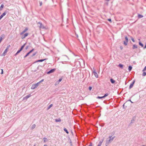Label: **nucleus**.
I'll use <instances>...</instances> for the list:
<instances>
[{
	"instance_id": "obj_55",
	"label": "nucleus",
	"mask_w": 146,
	"mask_h": 146,
	"mask_svg": "<svg viewBox=\"0 0 146 146\" xmlns=\"http://www.w3.org/2000/svg\"><path fill=\"white\" fill-rule=\"evenodd\" d=\"M142 146H145V145H142Z\"/></svg>"
},
{
	"instance_id": "obj_8",
	"label": "nucleus",
	"mask_w": 146,
	"mask_h": 146,
	"mask_svg": "<svg viewBox=\"0 0 146 146\" xmlns=\"http://www.w3.org/2000/svg\"><path fill=\"white\" fill-rule=\"evenodd\" d=\"M6 13L5 12H4L0 16V20L3 17L6 15Z\"/></svg>"
},
{
	"instance_id": "obj_11",
	"label": "nucleus",
	"mask_w": 146,
	"mask_h": 146,
	"mask_svg": "<svg viewBox=\"0 0 146 146\" xmlns=\"http://www.w3.org/2000/svg\"><path fill=\"white\" fill-rule=\"evenodd\" d=\"M28 30V29L27 28H26L21 33V35H22L25 32L27 31Z\"/></svg>"
},
{
	"instance_id": "obj_46",
	"label": "nucleus",
	"mask_w": 146,
	"mask_h": 146,
	"mask_svg": "<svg viewBox=\"0 0 146 146\" xmlns=\"http://www.w3.org/2000/svg\"><path fill=\"white\" fill-rule=\"evenodd\" d=\"M1 70H2V72H1V74H3V69H1Z\"/></svg>"
},
{
	"instance_id": "obj_22",
	"label": "nucleus",
	"mask_w": 146,
	"mask_h": 146,
	"mask_svg": "<svg viewBox=\"0 0 146 146\" xmlns=\"http://www.w3.org/2000/svg\"><path fill=\"white\" fill-rule=\"evenodd\" d=\"M64 130L68 134L69 133L68 132V130L66 129V128H64Z\"/></svg>"
},
{
	"instance_id": "obj_25",
	"label": "nucleus",
	"mask_w": 146,
	"mask_h": 146,
	"mask_svg": "<svg viewBox=\"0 0 146 146\" xmlns=\"http://www.w3.org/2000/svg\"><path fill=\"white\" fill-rule=\"evenodd\" d=\"M4 5L3 4H2L0 7V11L3 8Z\"/></svg>"
},
{
	"instance_id": "obj_26",
	"label": "nucleus",
	"mask_w": 146,
	"mask_h": 146,
	"mask_svg": "<svg viewBox=\"0 0 146 146\" xmlns=\"http://www.w3.org/2000/svg\"><path fill=\"white\" fill-rule=\"evenodd\" d=\"M35 127H36V125L35 124H34L32 125V126L31 128L32 129H33L35 128Z\"/></svg>"
},
{
	"instance_id": "obj_40",
	"label": "nucleus",
	"mask_w": 146,
	"mask_h": 146,
	"mask_svg": "<svg viewBox=\"0 0 146 146\" xmlns=\"http://www.w3.org/2000/svg\"><path fill=\"white\" fill-rule=\"evenodd\" d=\"M92 89V87L91 86H90L89 88V90H91Z\"/></svg>"
},
{
	"instance_id": "obj_45",
	"label": "nucleus",
	"mask_w": 146,
	"mask_h": 146,
	"mask_svg": "<svg viewBox=\"0 0 146 146\" xmlns=\"http://www.w3.org/2000/svg\"><path fill=\"white\" fill-rule=\"evenodd\" d=\"M108 20L109 21L111 22V19H108Z\"/></svg>"
},
{
	"instance_id": "obj_54",
	"label": "nucleus",
	"mask_w": 146,
	"mask_h": 146,
	"mask_svg": "<svg viewBox=\"0 0 146 146\" xmlns=\"http://www.w3.org/2000/svg\"><path fill=\"white\" fill-rule=\"evenodd\" d=\"M28 48V47L27 46L26 48L27 49Z\"/></svg>"
},
{
	"instance_id": "obj_15",
	"label": "nucleus",
	"mask_w": 146,
	"mask_h": 146,
	"mask_svg": "<svg viewBox=\"0 0 146 146\" xmlns=\"http://www.w3.org/2000/svg\"><path fill=\"white\" fill-rule=\"evenodd\" d=\"M118 66L120 68H121V69H122L123 68V65L121 64H119Z\"/></svg>"
},
{
	"instance_id": "obj_13",
	"label": "nucleus",
	"mask_w": 146,
	"mask_h": 146,
	"mask_svg": "<svg viewBox=\"0 0 146 146\" xmlns=\"http://www.w3.org/2000/svg\"><path fill=\"white\" fill-rule=\"evenodd\" d=\"M110 81L112 84H114L115 82V81L112 78L110 79Z\"/></svg>"
},
{
	"instance_id": "obj_4",
	"label": "nucleus",
	"mask_w": 146,
	"mask_h": 146,
	"mask_svg": "<svg viewBox=\"0 0 146 146\" xmlns=\"http://www.w3.org/2000/svg\"><path fill=\"white\" fill-rule=\"evenodd\" d=\"M55 70L56 69L55 68L51 69V70H50L48 72H47V74H50V73H53Z\"/></svg>"
},
{
	"instance_id": "obj_21",
	"label": "nucleus",
	"mask_w": 146,
	"mask_h": 146,
	"mask_svg": "<svg viewBox=\"0 0 146 146\" xmlns=\"http://www.w3.org/2000/svg\"><path fill=\"white\" fill-rule=\"evenodd\" d=\"M137 45L136 44H134L133 46V49L137 48Z\"/></svg>"
},
{
	"instance_id": "obj_9",
	"label": "nucleus",
	"mask_w": 146,
	"mask_h": 146,
	"mask_svg": "<svg viewBox=\"0 0 146 146\" xmlns=\"http://www.w3.org/2000/svg\"><path fill=\"white\" fill-rule=\"evenodd\" d=\"M112 136H109V139L110 140V141L112 142L114 138H115V136H113V137H111Z\"/></svg>"
},
{
	"instance_id": "obj_23",
	"label": "nucleus",
	"mask_w": 146,
	"mask_h": 146,
	"mask_svg": "<svg viewBox=\"0 0 146 146\" xmlns=\"http://www.w3.org/2000/svg\"><path fill=\"white\" fill-rule=\"evenodd\" d=\"M43 140H44V142H46V141H48L46 137H44Z\"/></svg>"
},
{
	"instance_id": "obj_35",
	"label": "nucleus",
	"mask_w": 146,
	"mask_h": 146,
	"mask_svg": "<svg viewBox=\"0 0 146 146\" xmlns=\"http://www.w3.org/2000/svg\"><path fill=\"white\" fill-rule=\"evenodd\" d=\"M103 140L102 141H100L98 144L101 145H102V144L103 142Z\"/></svg>"
},
{
	"instance_id": "obj_43",
	"label": "nucleus",
	"mask_w": 146,
	"mask_h": 146,
	"mask_svg": "<svg viewBox=\"0 0 146 146\" xmlns=\"http://www.w3.org/2000/svg\"><path fill=\"white\" fill-rule=\"evenodd\" d=\"M120 48L121 50H122L123 49V47L122 46H121L120 47Z\"/></svg>"
},
{
	"instance_id": "obj_20",
	"label": "nucleus",
	"mask_w": 146,
	"mask_h": 146,
	"mask_svg": "<svg viewBox=\"0 0 146 146\" xmlns=\"http://www.w3.org/2000/svg\"><path fill=\"white\" fill-rule=\"evenodd\" d=\"M55 120L56 122H60L61 121V119L60 118H58V119H55Z\"/></svg>"
},
{
	"instance_id": "obj_16",
	"label": "nucleus",
	"mask_w": 146,
	"mask_h": 146,
	"mask_svg": "<svg viewBox=\"0 0 146 146\" xmlns=\"http://www.w3.org/2000/svg\"><path fill=\"white\" fill-rule=\"evenodd\" d=\"M53 106V104H50V106H49L47 108V110H49L50 109V108L52 107V106Z\"/></svg>"
},
{
	"instance_id": "obj_39",
	"label": "nucleus",
	"mask_w": 146,
	"mask_h": 146,
	"mask_svg": "<svg viewBox=\"0 0 146 146\" xmlns=\"http://www.w3.org/2000/svg\"><path fill=\"white\" fill-rule=\"evenodd\" d=\"M25 44H24L21 47V48H22L23 49V48H24V47L25 46Z\"/></svg>"
},
{
	"instance_id": "obj_6",
	"label": "nucleus",
	"mask_w": 146,
	"mask_h": 146,
	"mask_svg": "<svg viewBox=\"0 0 146 146\" xmlns=\"http://www.w3.org/2000/svg\"><path fill=\"white\" fill-rule=\"evenodd\" d=\"M135 82V80H133V82L130 84L129 88V89H131L133 86V84Z\"/></svg>"
},
{
	"instance_id": "obj_29",
	"label": "nucleus",
	"mask_w": 146,
	"mask_h": 146,
	"mask_svg": "<svg viewBox=\"0 0 146 146\" xmlns=\"http://www.w3.org/2000/svg\"><path fill=\"white\" fill-rule=\"evenodd\" d=\"M108 94H107V93H106V94L104 95L103 96V97H104V98H105V97L108 96Z\"/></svg>"
},
{
	"instance_id": "obj_5",
	"label": "nucleus",
	"mask_w": 146,
	"mask_h": 146,
	"mask_svg": "<svg viewBox=\"0 0 146 146\" xmlns=\"http://www.w3.org/2000/svg\"><path fill=\"white\" fill-rule=\"evenodd\" d=\"M62 78H60L57 81L55 82V85H56L58 84L59 83L62 81Z\"/></svg>"
},
{
	"instance_id": "obj_32",
	"label": "nucleus",
	"mask_w": 146,
	"mask_h": 146,
	"mask_svg": "<svg viewBox=\"0 0 146 146\" xmlns=\"http://www.w3.org/2000/svg\"><path fill=\"white\" fill-rule=\"evenodd\" d=\"M139 45L141 46L142 47H143V44L141 42H139Z\"/></svg>"
},
{
	"instance_id": "obj_37",
	"label": "nucleus",
	"mask_w": 146,
	"mask_h": 146,
	"mask_svg": "<svg viewBox=\"0 0 146 146\" xmlns=\"http://www.w3.org/2000/svg\"><path fill=\"white\" fill-rule=\"evenodd\" d=\"M146 70V66L144 67V68L143 70V71L144 72Z\"/></svg>"
},
{
	"instance_id": "obj_27",
	"label": "nucleus",
	"mask_w": 146,
	"mask_h": 146,
	"mask_svg": "<svg viewBox=\"0 0 146 146\" xmlns=\"http://www.w3.org/2000/svg\"><path fill=\"white\" fill-rule=\"evenodd\" d=\"M21 51L19 50H18L17 52V53L15 54V56H16V55H17L18 53H19Z\"/></svg>"
},
{
	"instance_id": "obj_59",
	"label": "nucleus",
	"mask_w": 146,
	"mask_h": 146,
	"mask_svg": "<svg viewBox=\"0 0 146 146\" xmlns=\"http://www.w3.org/2000/svg\"><path fill=\"white\" fill-rule=\"evenodd\" d=\"M123 107L124 106V104L123 105Z\"/></svg>"
},
{
	"instance_id": "obj_34",
	"label": "nucleus",
	"mask_w": 146,
	"mask_h": 146,
	"mask_svg": "<svg viewBox=\"0 0 146 146\" xmlns=\"http://www.w3.org/2000/svg\"><path fill=\"white\" fill-rule=\"evenodd\" d=\"M44 81V79H42L39 82H37L38 83L39 85V84L40 83Z\"/></svg>"
},
{
	"instance_id": "obj_36",
	"label": "nucleus",
	"mask_w": 146,
	"mask_h": 146,
	"mask_svg": "<svg viewBox=\"0 0 146 146\" xmlns=\"http://www.w3.org/2000/svg\"><path fill=\"white\" fill-rule=\"evenodd\" d=\"M34 50V49H33L28 53H29V54H30L31 52H33Z\"/></svg>"
},
{
	"instance_id": "obj_14",
	"label": "nucleus",
	"mask_w": 146,
	"mask_h": 146,
	"mask_svg": "<svg viewBox=\"0 0 146 146\" xmlns=\"http://www.w3.org/2000/svg\"><path fill=\"white\" fill-rule=\"evenodd\" d=\"M47 59L46 58H45V59H41V60H38L37 62H43V61H44L45 60H47Z\"/></svg>"
},
{
	"instance_id": "obj_3",
	"label": "nucleus",
	"mask_w": 146,
	"mask_h": 146,
	"mask_svg": "<svg viewBox=\"0 0 146 146\" xmlns=\"http://www.w3.org/2000/svg\"><path fill=\"white\" fill-rule=\"evenodd\" d=\"M111 142L109 139H107L106 141L105 145L106 146H108V145Z\"/></svg>"
},
{
	"instance_id": "obj_50",
	"label": "nucleus",
	"mask_w": 146,
	"mask_h": 146,
	"mask_svg": "<svg viewBox=\"0 0 146 146\" xmlns=\"http://www.w3.org/2000/svg\"><path fill=\"white\" fill-rule=\"evenodd\" d=\"M35 54H33V56H35Z\"/></svg>"
},
{
	"instance_id": "obj_30",
	"label": "nucleus",
	"mask_w": 146,
	"mask_h": 146,
	"mask_svg": "<svg viewBox=\"0 0 146 146\" xmlns=\"http://www.w3.org/2000/svg\"><path fill=\"white\" fill-rule=\"evenodd\" d=\"M125 40L128 41V39L127 36H125Z\"/></svg>"
},
{
	"instance_id": "obj_38",
	"label": "nucleus",
	"mask_w": 146,
	"mask_h": 146,
	"mask_svg": "<svg viewBox=\"0 0 146 146\" xmlns=\"http://www.w3.org/2000/svg\"><path fill=\"white\" fill-rule=\"evenodd\" d=\"M39 3H40V6H41L42 4V2L41 1H40Z\"/></svg>"
},
{
	"instance_id": "obj_58",
	"label": "nucleus",
	"mask_w": 146,
	"mask_h": 146,
	"mask_svg": "<svg viewBox=\"0 0 146 146\" xmlns=\"http://www.w3.org/2000/svg\"><path fill=\"white\" fill-rule=\"evenodd\" d=\"M129 101H130V102L131 101V100H129Z\"/></svg>"
},
{
	"instance_id": "obj_1",
	"label": "nucleus",
	"mask_w": 146,
	"mask_h": 146,
	"mask_svg": "<svg viewBox=\"0 0 146 146\" xmlns=\"http://www.w3.org/2000/svg\"><path fill=\"white\" fill-rule=\"evenodd\" d=\"M39 85L38 83H36L33 84L31 87V89L32 90H34Z\"/></svg>"
},
{
	"instance_id": "obj_19",
	"label": "nucleus",
	"mask_w": 146,
	"mask_h": 146,
	"mask_svg": "<svg viewBox=\"0 0 146 146\" xmlns=\"http://www.w3.org/2000/svg\"><path fill=\"white\" fill-rule=\"evenodd\" d=\"M132 69V66H129V68H128L129 71V72H130L131 70Z\"/></svg>"
},
{
	"instance_id": "obj_47",
	"label": "nucleus",
	"mask_w": 146,
	"mask_h": 146,
	"mask_svg": "<svg viewBox=\"0 0 146 146\" xmlns=\"http://www.w3.org/2000/svg\"><path fill=\"white\" fill-rule=\"evenodd\" d=\"M144 49H145V48H146V44H145V47H144Z\"/></svg>"
},
{
	"instance_id": "obj_53",
	"label": "nucleus",
	"mask_w": 146,
	"mask_h": 146,
	"mask_svg": "<svg viewBox=\"0 0 146 146\" xmlns=\"http://www.w3.org/2000/svg\"><path fill=\"white\" fill-rule=\"evenodd\" d=\"M107 1H109L110 0H106Z\"/></svg>"
},
{
	"instance_id": "obj_31",
	"label": "nucleus",
	"mask_w": 146,
	"mask_h": 146,
	"mask_svg": "<svg viewBox=\"0 0 146 146\" xmlns=\"http://www.w3.org/2000/svg\"><path fill=\"white\" fill-rule=\"evenodd\" d=\"M104 98V97H103V96H102V97L98 96L97 97V98H98V99H101V98Z\"/></svg>"
},
{
	"instance_id": "obj_2",
	"label": "nucleus",
	"mask_w": 146,
	"mask_h": 146,
	"mask_svg": "<svg viewBox=\"0 0 146 146\" xmlns=\"http://www.w3.org/2000/svg\"><path fill=\"white\" fill-rule=\"evenodd\" d=\"M38 24H39L40 25V26H39L40 28L44 29H46V27H44L40 22H39L38 23Z\"/></svg>"
},
{
	"instance_id": "obj_56",
	"label": "nucleus",
	"mask_w": 146,
	"mask_h": 146,
	"mask_svg": "<svg viewBox=\"0 0 146 146\" xmlns=\"http://www.w3.org/2000/svg\"><path fill=\"white\" fill-rule=\"evenodd\" d=\"M131 103H133V102H131Z\"/></svg>"
},
{
	"instance_id": "obj_18",
	"label": "nucleus",
	"mask_w": 146,
	"mask_h": 146,
	"mask_svg": "<svg viewBox=\"0 0 146 146\" xmlns=\"http://www.w3.org/2000/svg\"><path fill=\"white\" fill-rule=\"evenodd\" d=\"M128 41L126 40L124 41L123 43L125 45H127V44Z\"/></svg>"
},
{
	"instance_id": "obj_48",
	"label": "nucleus",
	"mask_w": 146,
	"mask_h": 146,
	"mask_svg": "<svg viewBox=\"0 0 146 146\" xmlns=\"http://www.w3.org/2000/svg\"><path fill=\"white\" fill-rule=\"evenodd\" d=\"M23 49L22 48H21V49H20L21 51Z\"/></svg>"
},
{
	"instance_id": "obj_52",
	"label": "nucleus",
	"mask_w": 146,
	"mask_h": 146,
	"mask_svg": "<svg viewBox=\"0 0 146 146\" xmlns=\"http://www.w3.org/2000/svg\"><path fill=\"white\" fill-rule=\"evenodd\" d=\"M133 121V120H132L131 121V122H132Z\"/></svg>"
},
{
	"instance_id": "obj_17",
	"label": "nucleus",
	"mask_w": 146,
	"mask_h": 146,
	"mask_svg": "<svg viewBox=\"0 0 146 146\" xmlns=\"http://www.w3.org/2000/svg\"><path fill=\"white\" fill-rule=\"evenodd\" d=\"M139 18H141L143 17V16L142 15L138 14V15Z\"/></svg>"
},
{
	"instance_id": "obj_57",
	"label": "nucleus",
	"mask_w": 146,
	"mask_h": 146,
	"mask_svg": "<svg viewBox=\"0 0 146 146\" xmlns=\"http://www.w3.org/2000/svg\"><path fill=\"white\" fill-rule=\"evenodd\" d=\"M33 146H36L35 145Z\"/></svg>"
},
{
	"instance_id": "obj_51",
	"label": "nucleus",
	"mask_w": 146,
	"mask_h": 146,
	"mask_svg": "<svg viewBox=\"0 0 146 146\" xmlns=\"http://www.w3.org/2000/svg\"><path fill=\"white\" fill-rule=\"evenodd\" d=\"M101 146V145H100L99 144H98L97 146Z\"/></svg>"
},
{
	"instance_id": "obj_24",
	"label": "nucleus",
	"mask_w": 146,
	"mask_h": 146,
	"mask_svg": "<svg viewBox=\"0 0 146 146\" xmlns=\"http://www.w3.org/2000/svg\"><path fill=\"white\" fill-rule=\"evenodd\" d=\"M31 96V94H29L28 95H27L26 96V97H25V98H26V99H28Z\"/></svg>"
},
{
	"instance_id": "obj_10",
	"label": "nucleus",
	"mask_w": 146,
	"mask_h": 146,
	"mask_svg": "<svg viewBox=\"0 0 146 146\" xmlns=\"http://www.w3.org/2000/svg\"><path fill=\"white\" fill-rule=\"evenodd\" d=\"M93 73L94 75H95V76L96 78H98V74L96 73V71H95V70H94V71Z\"/></svg>"
},
{
	"instance_id": "obj_33",
	"label": "nucleus",
	"mask_w": 146,
	"mask_h": 146,
	"mask_svg": "<svg viewBox=\"0 0 146 146\" xmlns=\"http://www.w3.org/2000/svg\"><path fill=\"white\" fill-rule=\"evenodd\" d=\"M29 53H28L24 57V58H25L27 56H28L29 55Z\"/></svg>"
},
{
	"instance_id": "obj_7",
	"label": "nucleus",
	"mask_w": 146,
	"mask_h": 146,
	"mask_svg": "<svg viewBox=\"0 0 146 146\" xmlns=\"http://www.w3.org/2000/svg\"><path fill=\"white\" fill-rule=\"evenodd\" d=\"M28 35V33H26L24 35H23L21 37L22 39H24L25 38L26 36H27Z\"/></svg>"
},
{
	"instance_id": "obj_41",
	"label": "nucleus",
	"mask_w": 146,
	"mask_h": 146,
	"mask_svg": "<svg viewBox=\"0 0 146 146\" xmlns=\"http://www.w3.org/2000/svg\"><path fill=\"white\" fill-rule=\"evenodd\" d=\"M131 39L132 41H133L134 42H135V40L132 37Z\"/></svg>"
},
{
	"instance_id": "obj_42",
	"label": "nucleus",
	"mask_w": 146,
	"mask_h": 146,
	"mask_svg": "<svg viewBox=\"0 0 146 146\" xmlns=\"http://www.w3.org/2000/svg\"><path fill=\"white\" fill-rule=\"evenodd\" d=\"M10 47V45H9L7 46V47L6 48H7V49H8Z\"/></svg>"
},
{
	"instance_id": "obj_28",
	"label": "nucleus",
	"mask_w": 146,
	"mask_h": 146,
	"mask_svg": "<svg viewBox=\"0 0 146 146\" xmlns=\"http://www.w3.org/2000/svg\"><path fill=\"white\" fill-rule=\"evenodd\" d=\"M146 75V72H143L142 74V76H145Z\"/></svg>"
},
{
	"instance_id": "obj_44",
	"label": "nucleus",
	"mask_w": 146,
	"mask_h": 146,
	"mask_svg": "<svg viewBox=\"0 0 146 146\" xmlns=\"http://www.w3.org/2000/svg\"><path fill=\"white\" fill-rule=\"evenodd\" d=\"M88 146H92V143H91Z\"/></svg>"
},
{
	"instance_id": "obj_49",
	"label": "nucleus",
	"mask_w": 146,
	"mask_h": 146,
	"mask_svg": "<svg viewBox=\"0 0 146 146\" xmlns=\"http://www.w3.org/2000/svg\"><path fill=\"white\" fill-rule=\"evenodd\" d=\"M44 146H48V145H44Z\"/></svg>"
},
{
	"instance_id": "obj_12",
	"label": "nucleus",
	"mask_w": 146,
	"mask_h": 146,
	"mask_svg": "<svg viewBox=\"0 0 146 146\" xmlns=\"http://www.w3.org/2000/svg\"><path fill=\"white\" fill-rule=\"evenodd\" d=\"M8 49H7V48H6L5 50L4 51L3 53L2 54V55L3 56H5V55L7 53V52L8 51Z\"/></svg>"
}]
</instances>
